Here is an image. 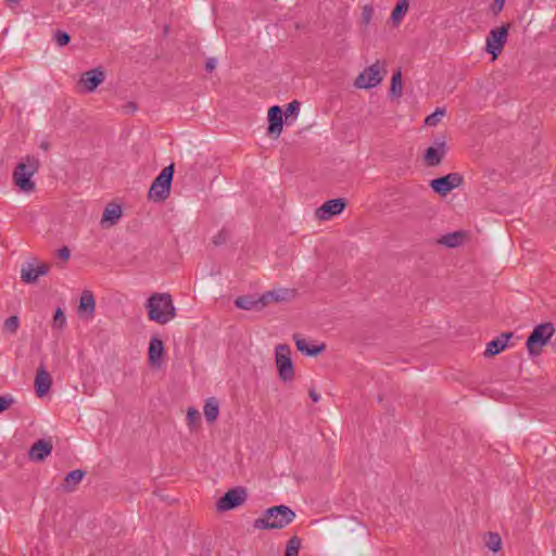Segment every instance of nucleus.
Masks as SVG:
<instances>
[{
  "mask_svg": "<svg viewBox=\"0 0 556 556\" xmlns=\"http://www.w3.org/2000/svg\"><path fill=\"white\" fill-rule=\"evenodd\" d=\"M445 110L438 108L432 114L428 115L425 119V124L428 126H435L441 118L444 116Z\"/></svg>",
  "mask_w": 556,
  "mask_h": 556,
  "instance_id": "nucleus-34",
  "label": "nucleus"
},
{
  "mask_svg": "<svg viewBox=\"0 0 556 556\" xmlns=\"http://www.w3.org/2000/svg\"><path fill=\"white\" fill-rule=\"evenodd\" d=\"M295 518V513L286 505H277L267 508L262 517L253 521V527L258 530L282 529Z\"/></svg>",
  "mask_w": 556,
  "mask_h": 556,
  "instance_id": "nucleus-1",
  "label": "nucleus"
},
{
  "mask_svg": "<svg viewBox=\"0 0 556 556\" xmlns=\"http://www.w3.org/2000/svg\"><path fill=\"white\" fill-rule=\"evenodd\" d=\"M52 378L50 374L46 370L45 366L41 365L37 369V374L35 377V389L36 393L39 397L45 396L51 389Z\"/></svg>",
  "mask_w": 556,
  "mask_h": 556,
  "instance_id": "nucleus-14",
  "label": "nucleus"
},
{
  "mask_svg": "<svg viewBox=\"0 0 556 556\" xmlns=\"http://www.w3.org/2000/svg\"><path fill=\"white\" fill-rule=\"evenodd\" d=\"M121 216L122 207L118 204H110L105 207L101 222H109L111 225H114L117 223Z\"/></svg>",
  "mask_w": 556,
  "mask_h": 556,
  "instance_id": "nucleus-26",
  "label": "nucleus"
},
{
  "mask_svg": "<svg viewBox=\"0 0 556 556\" xmlns=\"http://www.w3.org/2000/svg\"><path fill=\"white\" fill-rule=\"evenodd\" d=\"M65 325H66L65 314L61 307H58L54 313V316H53L52 327L54 329L62 330L65 327Z\"/></svg>",
  "mask_w": 556,
  "mask_h": 556,
  "instance_id": "nucleus-33",
  "label": "nucleus"
},
{
  "mask_svg": "<svg viewBox=\"0 0 556 556\" xmlns=\"http://www.w3.org/2000/svg\"><path fill=\"white\" fill-rule=\"evenodd\" d=\"M39 167V160L36 156L27 155L23 162L15 166L12 173L14 185L25 193L35 191L36 184L31 180V177L38 172Z\"/></svg>",
  "mask_w": 556,
  "mask_h": 556,
  "instance_id": "nucleus-3",
  "label": "nucleus"
},
{
  "mask_svg": "<svg viewBox=\"0 0 556 556\" xmlns=\"http://www.w3.org/2000/svg\"><path fill=\"white\" fill-rule=\"evenodd\" d=\"M40 147H41L43 150H48V149H49V143H47V142H42Z\"/></svg>",
  "mask_w": 556,
  "mask_h": 556,
  "instance_id": "nucleus-46",
  "label": "nucleus"
},
{
  "mask_svg": "<svg viewBox=\"0 0 556 556\" xmlns=\"http://www.w3.org/2000/svg\"><path fill=\"white\" fill-rule=\"evenodd\" d=\"M345 206L346 201L344 199H331L316 210L315 216L319 220H329L333 216L339 215Z\"/></svg>",
  "mask_w": 556,
  "mask_h": 556,
  "instance_id": "nucleus-11",
  "label": "nucleus"
},
{
  "mask_svg": "<svg viewBox=\"0 0 556 556\" xmlns=\"http://www.w3.org/2000/svg\"><path fill=\"white\" fill-rule=\"evenodd\" d=\"M247 500V492L242 488H235L227 491L216 503L217 510L225 511L233 509Z\"/></svg>",
  "mask_w": 556,
  "mask_h": 556,
  "instance_id": "nucleus-10",
  "label": "nucleus"
},
{
  "mask_svg": "<svg viewBox=\"0 0 556 556\" xmlns=\"http://www.w3.org/2000/svg\"><path fill=\"white\" fill-rule=\"evenodd\" d=\"M374 13V9L370 5H365L363 8L362 17L365 23H369Z\"/></svg>",
  "mask_w": 556,
  "mask_h": 556,
  "instance_id": "nucleus-40",
  "label": "nucleus"
},
{
  "mask_svg": "<svg viewBox=\"0 0 556 556\" xmlns=\"http://www.w3.org/2000/svg\"><path fill=\"white\" fill-rule=\"evenodd\" d=\"M50 269L48 264H41L37 267L28 264L26 267H23L21 270L22 279L25 282L31 283L37 281L40 276L47 275Z\"/></svg>",
  "mask_w": 556,
  "mask_h": 556,
  "instance_id": "nucleus-18",
  "label": "nucleus"
},
{
  "mask_svg": "<svg viewBox=\"0 0 556 556\" xmlns=\"http://www.w3.org/2000/svg\"><path fill=\"white\" fill-rule=\"evenodd\" d=\"M296 349L305 355L316 356L325 350V344L309 346L307 341L300 334L293 336Z\"/></svg>",
  "mask_w": 556,
  "mask_h": 556,
  "instance_id": "nucleus-20",
  "label": "nucleus"
},
{
  "mask_svg": "<svg viewBox=\"0 0 556 556\" xmlns=\"http://www.w3.org/2000/svg\"><path fill=\"white\" fill-rule=\"evenodd\" d=\"M54 39L60 47H64L70 42L71 37L67 33L63 30H56V33L54 34Z\"/></svg>",
  "mask_w": 556,
  "mask_h": 556,
  "instance_id": "nucleus-37",
  "label": "nucleus"
},
{
  "mask_svg": "<svg viewBox=\"0 0 556 556\" xmlns=\"http://www.w3.org/2000/svg\"><path fill=\"white\" fill-rule=\"evenodd\" d=\"M464 182V178L459 173H450L445 176L432 179L430 187L440 195H446L450 191L458 188Z\"/></svg>",
  "mask_w": 556,
  "mask_h": 556,
  "instance_id": "nucleus-9",
  "label": "nucleus"
},
{
  "mask_svg": "<svg viewBox=\"0 0 556 556\" xmlns=\"http://www.w3.org/2000/svg\"><path fill=\"white\" fill-rule=\"evenodd\" d=\"M555 332L552 323L540 324L530 333L527 339L526 346L531 356H538L542 352V348L547 344Z\"/></svg>",
  "mask_w": 556,
  "mask_h": 556,
  "instance_id": "nucleus-5",
  "label": "nucleus"
},
{
  "mask_svg": "<svg viewBox=\"0 0 556 556\" xmlns=\"http://www.w3.org/2000/svg\"><path fill=\"white\" fill-rule=\"evenodd\" d=\"M235 305L238 308L247 309V311L263 307L262 302H261V296L258 299H254L253 296H249V295L238 296L235 300Z\"/></svg>",
  "mask_w": 556,
  "mask_h": 556,
  "instance_id": "nucleus-25",
  "label": "nucleus"
},
{
  "mask_svg": "<svg viewBox=\"0 0 556 556\" xmlns=\"http://www.w3.org/2000/svg\"><path fill=\"white\" fill-rule=\"evenodd\" d=\"M290 294L289 290L267 291L261 296L262 306H266L269 303L282 302L288 299Z\"/></svg>",
  "mask_w": 556,
  "mask_h": 556,
  "instance_id": "nucleus-23",
  "label": "nucleus"
},
{
  "mask_svg": "<svg viewBox=\"0 0 556 556\" xmlns=\"http://www.w3.org/2000/svg\"><path fill=\"white\" fill-rule=\"evenodd\" d=\"M446 153L445 142L443 140L435 141V147H429L424 155V161L428 166H438L441 164Z\"/></svg>",
  "mask_w": 556,
  "mask_h": 556,
  "instance_id": "nucleus-13",
  "label": "nucleus"
},
{
  "mask_svg": "<svg viewBox=\"0 0 556 556\" xmlns=\"http://www.w3.org/2000/svg\"><path fill=\"white\" fill-rule=\"evenodd\" d=\"M71 252L67 247H63L58 250V256L64 261H67L70 258Z\"/></svg>",
  "mask_w": 556,
  "mask_h": 556,
  "instance_id": "nucleus-41",
  "label": "nucleus"
},
{
  "mask_svg": "<svg viewBox=\"0 0 556 556\" xmlns=\"http://www.w3.org/2000/svg\"><path fill=\"white\" fill-rule=\"evenodd\" d=\"M85 477V471L80 469L73 470L68 472L62 483V489L65 492H73L76 490V486L81 482Z\"/></svg>",
  "mask_w": 556,
  "mask_h": 556,
  "instance_id": "nucleus-21",
  "label": "nucleus"
},
{
  "mask_svg": "<svg viewBox=\"0 0 556 556\" xmlns=\"http://www.w3.org/2000/svg\"><path fill=\"white\" fill-rule=\"evenodd\" d=\"M174 176V164H170L162 169V172L153 180L150 190L149 199L154 202L165 201L170 193V187Z\"/></svg>",
  "mask_w": 556,
  "mask_h": 556,
  "instance_id": "nucleus-4",
  "label": "nucleus"
},
{
  "mask_svg": "<svg viewBox=\"0 0 556 556\" xmlns=\"http://www.w3.org/2000/svg\"><path fill=\"white\" fill-rule=\"evenodd\" d=\"M513 337L511 332L502 333L500 337L490 341L484 351L485 356L500 354L507 346L508 340Z\"/></svg>",
  "mask_w": 556,
  "mask_h": 556,
  "instance_id": "nucleus-19",
  "label": "nucleus"
},
{
  "mask_svg": "<svg viewBox=\"0 0 556 556\" xmlns=\"http://www.w3.org/2000/svg\"><path fill=\"white\" fill-rule=\"evenodd\" d=\"M403 92L402 73L400 70L393 73L390 85V93L393 97H401Z\"/></svg>",
  "mask_w": 556,
  "mask_h": 556,
  "instance_id": "nucleus-29",
  "label": "nucleus"
},
{
  "mask_svg": "<svg viewBox=\"0 0 556 556\" xmlns=\"http://www.w3.org/2000/svg\"><path fill=\"white\" fill-rule=\"evenodd\" d=\"M308 394H309V397L312 399V401L315 403L318 402L320 399L319 394L314 389H311L308 391Z\"/></svg>",
  "mask_w": 556,
  "mask_h": 556,
  "instance_id": "nucleus-44",
  "label": "nucleus"
},
{
  "mask_svg": "<svg viewBox=\"0 0 556 556\" xmlns=\"http://www.w3.org/2000/svg\"><path fill=\"white\" fill-rule=\"evenodd\" d=\"M302 545V540L298 535L289 539L286 546L285 556H298Z\"/></svg>",
  "mask_w": 556,
  "mask_h": 556,
  "instance_id": "nucleus-31",
  "label": "nucleus"
},
{
  "mask_svg": "<svg viewBox=\"0 0 556 556\" xmlns=\"http://www.w3.org/2000/svg\"><path fill=\"white\" fill-rule=\"evenodd\" d=\"M96 309V300L94 295L90 290H85L81 293L78 314L80 316L86 315L87 318H92Z\"/></svg>",
  "mask_w": 556,
  "mask_h": 556,
  "instance_id": "nucleus-17",
  "label": "nucleus"
},
{
  "mask_svg": "<svg viewBox=\"0 0 556 556\" xmlns=\"http://www.w3.org/2000/svg\"><path fill=\"white\" fill-rule=\"evenodd\" d=\"M505 4V0H494L493 8L495 13L503 10V7Z\"/></svg>",
  "mask_w": 556,
  "mask_h": 556,
  "instance_id": "nucleus-42",
  "label": "nucleus"
},
{
  "mask_svg": "<svg viewBox=\"0 0 556 556\" xmlns=\"http://www.w3.org/2000/svg\"><path fill=\"white\" fill-rule=\"evenodd\" d=\"M282 110L278 105H274L268 110V134L278 137L282 130Z\"/></svg>",
  "mask_w": 556,
  "mask_h": 556,
  "instance_id": "nucleus-15",
  "label": "nucleus"
},
{
  "mask_svg": "<svg viewBox=\"0 0 556 556\" xmlns=\"http://www.w3.org/2000/svg\"><path fill=\"white\" fill-rule=\"evenodd\" d=\"M148 317L160 325H165L176 317V308L168 293H153L147 301Z\"/></svg>",
  "mask_w": 556,
  "mask_h": 556,
  "instance_id": "nucleus-2",
  "label": "nucleus"
},
{
  "mask_svg": "<svg viewBox=\"0 0 556 556\" xmlns=\"http://www.w3.org/2000/svg\"><path fill=\"white\" fill-rule=\"evenodd\" d=\"M14 400L8 396H0V413L7 410L12 404Z\"/></svg>",
  "mask_w": 556,
  "mask_h": 556,
  "instance_id": "nucleus-39",
  "label": "nucleus"
},
{
  "mask_svg": "<svg viewBox=\"0 0 556 556\" xmlns=\"http://www.w3.org/2000/svg\"><path fill=\"white\" fill-rule=\"evenodd\" d=\"M186 421L189 428L193 429L199 426L201 421V415L199 410L194 407H189L187 410Z\"/></svg>",
  "mask_w": 556,
  "mask_h": 556,
  "instance_id": "nucleus-32",
  "label": "nucleus"
},
{
  "mask_svg": "<svg viewBox=\"0 0 556 556\" xmlns=\"http://www.w3.org/2000/svg\"><path fill=\"white\" fill-rule=\"evenodd\" d=\"M20 327V319L17 316H10L4 321V330L10 333H15Z\"/></svg>",
  "mask_w": 556,
  "mask_h": 556,
  "instance_id": "nucleus-35",
  "label": "nucleus"
},
{
  "mask_svg": "<svg viewBox=\"0 0 556 556\" xmlns=\"http://www.w3.org/2000/svg\"><path fill=\"white\" fill-rule=\"evenodd\" d=\"M127 108L130 109L131 111H136L137 110V105L134 102H129L127 104Z\"/></svg>",
  "mask_w": 556,
  "mask_h": 556,
  "instance_id": "nucleus-45",
  "label": "nucleus"
},
{
  "mask_svg": "<svg viewBox=\"0 0 556 556\" xmlns=\"http://www.w3.org/2000/svg\"><path fill=\"white\" fill-rule=\"evenodd\" d=\"M510 25L505 24L501 27L492 28L486 37V51L492 54L495 60L503 51L504 46L508 38V30Z\"/></svg>",
  "mask_w": 556,
  "mask_h": 556,
  "instance_id": "nucleus-8",
  "label": "nucleus"
},
{
  "mask_svg": "<svg viewBox=\"0 0 556 556\" xmlns=\"http://www.w3.org/2000/svg\"><path fill=\"white\" fill-rule=\"evenodd\" d=\"M386 74V63L377 61L356 77L354 85L359 89L374 88L382 81Z\"/></svg>",
  "mask_w": 556,
  "mask_h": 556,
  "instance_id": "nucleus-6",
  "label": "nucleus"
},
{
  "mask_svg": "<svg viewBox=\"0 0 556 556\" xmlns=\"http://www.w3.org/2000/svg\"><path fill=\"white\" fill-rule=\"evenodd\" d=\"M465 233L463 231H455L442 236L438 242L448 248H457L463 243Z\"/></svg>",
  "mask_w": 556,
  "mask_h": 556,
  "instance_id": "nucleus-24",
  "label": "nucleus"
},
{
  "mask_svg": "<svg viewBox=\"0 0 556 556\" xmlns=\"http://www.w3.org/2000/svg\"><path fill=\"white\" fill-rule=\"evenodd\" d=\"M164 345L161 339L153 337L149 344V362L153 365L160 363V358L163 354Z\"/></svg>",
  "mask_w": 556,
  "mask_h": 556,
  "instance_id": "nucleus-22",
  "label": "nucleus"
},
{
  "mask_svg": "<svg viewBox=\"0 0 556 556\" xmlns=\"http://www.w3.org/2000/svg\"><path fill=\"white\" fill-rule=\"evenodd\" d=\"M105 79V74L101 68H93L81 74L79 84L84 86L87 92L94 91Z\"/></svg>",
  "mask_w": 556,
  "mask_h": 556,
  "instance_id": "nucleus-12",
  "label": "nucleus"
},
{
  "mask_svg": "<svg viewBox=\"0 0 556 556\" xmlns=\"http://www.w3.org/2000/svg\"><path fill=\"white\" fill-rule=\"evenodd\" d=\"M300 111V102L296 100H293L287 105V109L285 111L286 118L288 119L291 115H298Z\"/></svg>",
  "mask_w": 556,
  "mask_h": 556,
  "instance_id": "nucleus-38",
  "label": "nucleus"
},
{
  "mask_svg": "<svg viewBox=\"0 0 556 556\" xmlns=\"http://www.w3.org/2000/svg\"><path fill=\"white\" fill-rule=\"evenodd\" d=\"M229 232L226 229L219 230L212 239L214 245H222L227 242Z\"/></svg>",
  "mask_w": 556,
  "mask_h": 556,
  "instance_id": "nucleus-36",
  "label": "nucleus"
},
{
  "mask_svg": "<svg viewBox=\"0 0 556 556\" xmlns=\"http://www.w3.org/2000/svg\"><path fill=\"white\" fill-rule=\"evenodd\" d=\"M409 0H397L391 13V21L397 25L402 22L404 15L408 11Z\"/></svg>",
  "mask_w": 556,
  "mask_h": 556,
  "instance_id": "nucleus-27",
  "label": "nucleus"
},
{
  "mask_svg": "<svg viewBox=\"0 0 556 556\" xmlns=\"http://www.w3.org/2000/svg\"><path fill=\"white\" fill-rule=\"evenodd\" d=\"M203 410L207 422H214L219 414L218 402L214 397H210L206 400Z\"/></svg>",
  "mask_w": 556,
  "mask_h": 556,
  "instance_id": "nucleus-28",
  "label": "nucleus"
},
{
  "mask_svg": "<svg viewBox=\"0 0 556 556\" xmlns=\"http://www.w3.org/2000/svg\"><path fill=\"white\" fill-rule=\"evenodd\" d=\"M205 68L207 72H212L215 68V60L208 59L205 63Z\"/></svg>",
  "mask_w": 556,
  "mask_h": 556,
  "instance_id": "nucleus-43",
  "label": "nucleus"
},
{
  "mask_svg": "<svg viewBox=\"0 0 556 556\" xmlns=\"http://www.w3.org/2000/svg\"><path fill=\"white\" fill-rule=\"evenodd\" d=\"M485 546L496 553L502 548V539L496 532H489L485 536Z\"/></svg>",
  "mask_w": 556,
  "mask_h": 556,
  "instance_id": "nucleus-30",
  "label": "nucleus"
},
{
  "mask_svg": "<svg viewBox=\"0 0 556 556\" xmlns=\"http://www.w3.org/2000/svg\"><path fill=\"white\" fill-rule=\"evenodd\" d=\"M291 351L289 345L279 344L276 348V366L279 377L283 381H292L294 378V368L291 361Z\"/></svg>",
  "mask_w": 556,
  "mask_h": 556,
  "instance_id": "nucleus-7",
  "label": "nucleus"
},
{
  "mask_svg": "<svg viewBox=\"0 0 556 556\" xmlns=\"http://www.w3.org/2000/svg\"><path fill=\"white\" fill-rule=\"evenodd\" d=\"M52 448L53 446L50 441L38 440L31 445L28 452L29 458L35 462H41L51 454Z\"/></svg>",
  "mask_w": 556,
  "mask_h": 556,
  "instance_id": "nucleus-16",
  "label": "nucleus"
}]
</instances>
